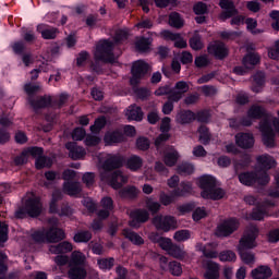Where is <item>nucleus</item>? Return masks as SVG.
I'll list each match as a JSON object with an SVG mask.
<instances>
[{"instance_id": "1", "label": "nucleus", "mask_w": 279, "mask_h": 279, "mask_svg": "<svg viewBox=\"0 0 279 279\" xmlns=\"http://www.w3.org/2000/svg\"><path fill=\"white\" fill-rule=\"evenodd\" d=\"M123 167V157L121 155H108L102 163V170H100V179L102 182H108L111 189L119 190L123 184H128V175L123 174L121 170L111 172L114 169Z\"/></svg>"}, {"instance_id": "2", "label": "nucleus", "mask_w": 279, "mask_h": 279, "mask_svg": "<svg viewBox=\"0 0 279 279\" xmlns=\"http://www.w3.org/2000/svg\"><path fill=\"white\" fill-rule=\"evenodd\" d=\"M258 232L259 231L256 226H251L246 229L243 236L240 239L238 252L245 265H254V253L248 252L247 250H254V247H256V239H258Z\"/></svg>"}, {"instance_id": "3", "label": "nucleus", "mask_w": 279, "mask_h": 279, "mask_svg": "<svg viewBox=\"0 0 279 279\" xmlns=\"http://www.w3.org/2000/svg\"><path fill=\"white\" fill-rule=\"evenodd\" d=\"M112 49H114V43L110 40H102L97 45L94 53L96 63L92 65L93 71L101 73V68L97 65L99 62H105L106 64H113V62H117V58H114Z\"/></svg>"}, {"instance_id": "4", "label": "nucleus", "mask_w": 279, "mask_h": 279, "mask_svg": "<svg viewBox=\"0 0 279 279\" xmlns=\"http://www.w3.org/2000/svg\"><path fill=\"white\" fill-rule=\"evenodd\" d=\"M279 130L278 120L274 116H266L259 123V131L262 132V141L265 147L274 149L276 147V133Z\"/></svg>"}, {"instance_id": "5", "label": "nucleus", "mask_w": 279, "mask_h": 279, "mask_svg": "<svg viewBox=\"0 0 279 279\" xmlns=\"http://www.w3.org/2000/svg\"><path fill=\"white\" fill-rule=\"evenodd\" d=\"M199 187L203 190L201 196L204 199H222L226 192L221 187H217V181L210 175H204L198 181Z\"/></svg>"}, {"instance_id": "6", "label": "nucleus", "mask_w": 279, "mask_h": 279, "mask_svg": "<svg viewBox=\"0 0 279 279\" xmlns=\"http://www.w3.org/2000/svg\"><path fill=\"white\" fill-rule=\"evenodd\" d=\"M43 213V204L38 198H29L25 205L15 211L16 219H25V217H38Z\"/></svg>"}, {"instance_id": "7", "label": "nucleus", "mask_w": 279, "mask_h": 279, "mask_svg": "<svg viewBox=\"0 0 279 279\" xmlns=\"http://www.w3.org/2000/svg\"><path fill=\"white\" fill-rule=\"evenodd\" d=\"M239 180L241 184L244 186H252L253 184H259L260 186H265L269 184V174L266 171H257V172H244L239 175Z\"/></svg>"}, {"instance_id": "8", "label": "nucleus", "mask_w": 279, "mask_h": 279, "mask_svg": "<svg viewBox=\"0 0 279 279\" xmlns=\"http://www.w3.org/2000/svg\"><path fill=\"white\" fill-rule=\"evenodd\" d=\"M151 222L156 230H161L162 232H169L178 228V222L172 216L157 215L153 218Z\"/></svg>"}, {"instance_id": "9", "label": "nucleus", "mask_w": 279, "mask_h": 279, "mask_svg": "<svg viewBox=\"0 0 279 279\" xmlns=\"http://www.w3.org/2000/svg\"><path fill=\"white\" fill-rule=\"evenodd\" d=\"M148 71H149V65L147 64V62L143 60H138L134 62L131 70L132 72V77L130 80L131 85L136 86V84H140L141 80H143L145 75H147Z\"/></svg>"}, {"instance_id": "10", "label": "nucleus", "mask_w": 279, "mask_h": 279, "mask_svg": "<svg viewBox=\"0 0 279 279\" xmlns=\"http://www.w3.org/2000/svg\"><path fill=\"white\" fill-rule=\"evenodd\" d=\"M239 226H241V223L238 219L230 218L218 225L215 234L216 236H230V234L239 230Z\"/></svg>"}, {"instance_id": "11", "label": "nucleus", "mask_w": 279, "mask_h": 279, "mask_svg": "<svg viewBox=\"0 0 279 279\" xmlns=\"http://www.w3.org/2000/svg\"><path fill=\"white\" fill-rule=\"evenodd\" d=\"M219 7L223 10L219 15L220 21H228V19H232V16L239 14V9L232 0H220Z\"/></svg>"}, {"instance_id": "12", "label": "nucleus", "mask_w": 279, "mask_h": 279, "mask_svg": "<svg viewBox=\"0 0 279 279\" xmlns=\"http://www.w3.org/2000/svg\"><path fill=\"white\" fill-rule=\"evenodd\" d=\"M146 221H149V211L146 209L131 211V220L129 221L131 228L138 229L141 228V223H146Z\"/></svg>"}, {"instance_id": "13", "label": "nucleus", "mask_w": 279, "mask_h": 279, "mask_svg": "<svg viewBox=\"0 0 279 279\" xmlns=\"http://www.w3.org/2000/svg\"><path fill=\"white\" fill-rule=\"evenodd\" d=\"M189 83L184 81H179L175 83L174 88L172 89L171 94L168 96L170 101H180L182 97H184L185 93H189Z\"/></svg>"}, {"instance_id": "14", "label": "nucleus", "mask_w": 279, "mask_h": 279, "mask_svg": "<svg viewBox=\"0 0 279 279\" xmlns=\"http://www.w3.org/2000/svg\"><path fill=\"white\" fill-rule=\"evenodd\" d=\"M100 206L102 209H100L97 214L99 219H108L110 217V213L114 210V201H112V197L106 196L101 198Z\"/></svg>"}, {"instance_id": "15", "label": "nucleus", "mask_w": 279, "mask_h": 279, "mask_svg": "<svg viewBox=\"0 0 279 279\" xmlns=\"http://www.w3.org/2000/svg\"><path fill=\"white\" fill-rule=\"evenodd\" d=\"M235 143L242 149H252L254 147V135L252 133H238Z\"/></svg>"}, {"instance_id": "16", "label": "nucleus", "mask_w": 279, "mask_h": 279, "mask_svg": "<svg viewBox=\"0 0 279 279\" xmlns=\"http://www.w3.org/2000/svg\"><path fill=\"white\" fill-rule=\"evenodd\" d=\"M207 49L208 53L215 56V58H218V60H223V58L228 56V48H226V45L221 41L210 44Z\"/></svg>"}, {"instance_id": "17", "label": "nucleus", "mask_w": 279, "mask_h": 279, "mask_svg": "<svg viewBox=\"0 0 279 279\" xmlns=\"http://www.w3.org/2000/svg\"><path fill=\"white\" fill-rule=\"evenodd\" d=\"M65 148L70 151L69 156L72 160H82V158L86 156V149L82 146H77L75 142L66 143Z\"/></svg>"}, {"instance_id": "18", "label": "nucleus", "mask_w": 279, "mask_h": 279, "mask_svg": "<svg viewBox=\"0 0 279 279\" xmlns=\"http://www.w3.org/2000/svg\"><path fill=\"white\" fill-rule=\"evenodd\" d=\"M65 234L62 229L58 228H50L46 230V243H59V241L64 240Z\"/></svg>"}, {"instance_id": "19", "label": "nucleus", "mask_w": 279, "mask_h": 279, "mask_svg": "<svg viewBox=\"0 0 279 279\" xmlns=\"http://www.w3.org/2000/svg\"><path fill=\"white\" fill-rule=\"evenodd\" d=\"M37 32L41 34V38H44V40H54L58 36V28L49 27L45 24H39L37 26Z\"/></svg>"}, {"instance_id": "20", "label": "nucleus", "mask_w": 279, "mask_h": 279, "mask_svg": "<svg viewBox=\"0 0 279 279\" xmlns=\"http://www.w3.org/2000/svg\"><path fill=\"white\" fill-rule=\"evenodd\" d=\"M69 267H86V255L80 251L72 252Z\"/></svg>"}, {"instance_id": "21", "label": "nucleus", "mask_w": 279, "mask_h": 279, "mask_svg": "<svg viewBox=\"0 0 279 279\" xmlns=\"http://www.w3.org/2000/svg\"><path fill=\"white\" fill-rule=\"evenodd\" d=\"M32 108L35 110V112H38V110L43 108H47L48 106H51V97L50 96H43L39 98H29L28 99Z\"/></svg>"}, {"instance_id": "22", "label": "nucleus", "mask_w": 279, "mask_h": 279, "mask_svg": "<svg viewBox=\"0 0 279 279\" xmlns=\"http://www.w3.org/2000/svg\"><path fill=\"white\" fill-rule=\"evenodd\" d=\"M68 278L70 279H86L88 272L86 266H69Z\"/></svg>"}, {"instance_id": "23", "label": "nucleus", "mask_w": 279, "mask_h": 279, "mask_svg": "<svg viewBox=\"0 0 279 279\" xmlns=\"http://www.w3.org/2000/svg\"><path fill=\"white\" fill-rule=\"evenodd\" d=\"M69 252H73V244L66 241H63L59 244L51 245L49 247L50 254H69Z\"/></svg>"}, {"instance_id": "24", "label": "nucleus", "mask_w": 279, "mask_h": 279, "mask_svg": "<svg viewBox=\"0 0 279 279\" xmlns=\"http://www.w3.org/2000/svg\"><path fill=\"white\" fill-rule=\"evenodd\" d=\"M219 269L220 266L219 264L209 260L206 264V270L204 272V278L205 279H219Z\"/></svg>"}, {"instance_id": "25", "label": "nucleus", "mask_w": 279, "mask_h": 279, "mask_svg": "<svg viewBox=\"0 0 279 279\" xmlns=\"http://www.w3.org/2000/svg\"><path fill=\"white\" fill-rule=\"evenodd\" d=\"M63 193L70 196L80 195L82 193V183L65 181L63 183Z\"/></svg>"}, {"instance_id": "26", "label": "nucleus", "mask_w": 279, "mask_h": 279, "mask_svg": "<svg viewBox=\"0 0 279 279\" xmlns=\"http://www.w3.org/2000/svg\"><path fill=\"white\" fill-rule=\"evenodd\" d=\"M124 141L125 136L119 131L108 132L105 135V143L107 145H114L116 143H123Z\"/></svg>"}, {"instance_id": "27", "label": "nucleus", "mask_w": 279, "mask_h": 279, "mask_svg": "<svg viewBox=\"0 0 279 279\" xmlns=\"http://www.w3.org/2000/svg\"><path fill=\"white\" fill-rule=\"evenodd\" d=\"M272 275L274 272L271 271V268H269L268 266H259L252 270V277L254 279H267L271 278Z\"/></svg>"}, {"instance_id": "28", "label": "nucleus", "mask_w": 279, "mask_h": 279, "mask_svg": "<svg viewBox=\"0 0 279 279\" xmlns=\"http://www.w3.org/2000/svg\"><path fill=\"white\" fill-rule=\"evenodd\" d=\"M180 158V153L174 148H170L163 156V162L167 167H175L178 165V159Z\"/></svg>"}, {"instance_id": "29", "label": "nucleus", "mask_w": 279, "mask_h": 279, "mask_svg": "<svg viewBox=\"0 0 279 279\" xmlns=\"http://www.w3.org/2000/svg\"><path fill=\"white\" fill-rule=\"evenodd\" d=\"M123 236L131 241L133 245H143L145 243V240H143V236L138 235V233L132 231L131 229H124L122 231Z\"/></svg>"}, {"instance_id": "30", "label": "nucleus", "mask_w": 279, "mask_h": 279, "mask_svg": "<svg viewBox=\"0 0 279 279\" xmlns=\"http://www.w3.org/2000/svg\"><path fill=\"white\" fill-rule=\"evenodd\" d=\"M257 162L260 165L262 169L266 170L274 169V167H276V159L267 154L257 157Z\"/></svg>"}, {"instance_id": "31", "label": "nucleus", "mask_w": 279, "mask_h": 279, "mask_svg": "<svg viewBox=\"0 0 279 279\" xmlns=\"http://www.w3.org/2000/svg\"><path fill=\"white\" fill-rule=\"evenodd\" d=\"M242 62L245 69H254L260 62V56L256 52L248 53L243 58Z\"/></svg>"}, {"instance_id": "32", "label": "nucleus", "mask_w": 279, "mask_h": 279, "mask_svg": "<svg viewBox=\"0 0 279 279\" xmlns=\"http://www.w3.org/2000/svg\"><path fill=\"white\" fill-rule=\"evenodd\" d=\"M193 121H195V114L191 110L181 111L177 114V122L181 123V125L193 123Z\"/></svg>"}, {"instance_id": "33", "label": "nucleus", "mask_w": 279, "mask_h": 279, "mask_svg": "<svg viewBox=\"0 0 279 279\" xmlns=\"http://www.w3.org/2000/svg\"><path fill=\"white\" fill-rule=\"evenodd\" d=\"M126 117L131 121H143V110L141 107H136L135 105L130 106L126 111Z\"/></svg>"}, {"instance_id": "34", "label": "nucleus", "mask_w": 279, "mask_h": 279, "mask_svg": "<svg viewBox=\"0 0 279 279\" xmlns=\"http://www.w3.org/2000/svg\"><path fill=\"white\" fill-rule=\"evenodd\" d=\"M247 117L250 119H263V117H267V111L262 106L253 105L247 111Z\"/></svg>"}, {"instance_id": "35", "label": "nucleus", "mask_w": 279, "mask_h": 279, "mask_svg": "<svg viewBox=\"0 0 279 279\" xmlns=\"http://www.w3.org/2000/svg\"><path fill=\"white\" fill-rule=\"evenodd\" d=\"M263 84H265V73L257 72L253 76V86H252L253 93H260L263 88Z\"/></svg>"}, {"instance_id": "36", "label": "nucleus", "mask_w": 279, "mask_h": 279, "mask_svg": "<svg viewBox=\"0 0 279 279\" xmlns=\"http://www.w3.org/2000/svg\"><path fill=\"white\" fill-rule=\"evenodd\" d=\"M138 189L136 186H126L119 191L120 197H123L124 199H134V197L138 196Z\"/></svg>"}, {"instance_id": "37", "label": "nucleus", "mask_w": 279, "mask_h": 279, "mask_svg": "<svg viewBox=\"0 0 279 279\" xmlns=\"http://www.w3.org/2000/svg\"><path fill=\"white\" fill-rule=\"evenodd\" d=\"M126 167L131 171H138L143 167V158L133 155L126 160Z\"/></svg>"}, {"instance_id": "38", "label": "nucleus", "mask_w": 279, "mask_h": 279, "mask_svg": "<svg viewBox=\"0 0 279 279\" xmlns=\"http://www.w3.org/2000/svg\"><path fill=\"white\" fill-rule=\"evenodd\" d=\"M168 254L169 256H172V258H177L179 260L186 257V252H184V248L178 244H172L168 251Z\"/></svg>"}, {"instance_id": "39", "label": "nucleus", "mask_w": 279, "mask_h": 279, "mask_svg": "<svg viewBox=\"0 0 279 279\" xmlns=\"http://www.w3.org/2000/svg\"><path fill=\"white\" fill-rule=\"evenodd\" d=\"M191 191H193V186L191 185V183L182 182L180 184V187L175 189L172 192V195H174V197H183V195H187V193H191Z\"/></svg>"}, {"instance_id": "40", "label": "nucleus", "mask_w": 279, "mask_h": 279, "mask_svg": "<svg viewBox=\"0 0 279 279\" xmlns=\"http://www.w3.org/2000/svg\"><path fill=\"white\" fill-rule=\"evenodd\" d=\"M218 258L221 263H234L236 260V253L230 250L222 251L218 254Z\"/></svg>"}, {"instance_id": "41", "label": "nucleus", "mask_w": 279, "mask_h": 279, "mask_svg": "<svg viewBox=\"0 0 279 279\" xmlns=\"http://www.w3.org/2000/svg\"><path fill=\"white\" fill-rule=\"evenodd\" d=\"M190 47L194 51L204 49V43L202 41V36L199 34L195 33L193 37L190 38Z\"/></svg>"}, {"instance_id": "42", "label": "nucleus", "mask_w": 279, "mask_h": 279, "mask_svg": "<svg viewBox=\"0 0 279 279\" xmlns=\"http://www.w3.org/2000/svg\"><path fill=\"white\" fill-rule=\"evenodd\" d=\"M169 25H171V27L180 29V27L184 26V21H182V17H180L179 13L174 12L169 15Z\"/></svg>"}, {"instance_id": "43", "label": "nucleus", "mask_w": 279, "mask_h": 279, "mask_svg": "<svg viewBox=\"0 0 279 279\" xmlns=\"http://www.w3.org/2000/svg\"><path fill=\"white\" fill-rule=\"evenodd\" d=\"M149 45H151V38L141 37L135 43L137 51H148Z\"/></svg>"}, {"instance_id": "44", "label": "nucleus", "mask_w": 279, "mask_h": 279, "mask_svg": "<svg viewBox=\"0 0 279 279\" xmlns=\"http://www.w3.org/2000/svg\"><path fill=\"white\" fill-rule=\"evenodd\" d=\"M93 239V234L89 231H80L74 235L75 243H88Z\"/></svg>"}, {"instance_id": "45", "label": "nucleus", "mask_w": 279, "mask_h": 279, "mask_svg": "<svg viewBox=\"0 0 279 279\" xmlns=\"http://www.w3.org/2000/svg\"><path fill=\"white\" fill-rule=\"evenodd\" d=\"M177 171L180 175H191L195 171V167L191 163H181L178 166Z\"/></svg>"}, {"instance_id": "46", "label": "nucleus", "mask_w": 279, "mask_h": 279, "mask_svg": "<svg viewBox=\"0 0 279 279\" xmlns=\"http://www.w3.org/2000/svg\"><path fill=\"white\" fill-rule=\"evenodd\" d=\"M199 141L203 145H208L210 143V133H208V128L205 125L199 126L198 129Z\"/></svg>"}, {"instance_id": "47", "label": "nucleus", "mask_w": 279, "mask_h": 279, "mask_svg": "<svg viewBox=\"0 0 279 279\" xmlns=\"http://www.w3.org/2000/svg\"><path fill=\"white\" fill-rule=\"evenodd\" d=\"M174 241L182 243L184 241H189L191 239V231L189 230H179L173 235Z\"/></svg>"}, {"instance_id": "48", "label": "nucleus", "mask_w": 279, "mask_h": 279, "mask_svg": "<svg viewBox=\"0 0 279 279\" xmlns=\"http://www.w3.org/2000/svg\"><path fill=\"white\" fill-rule=\"evenodd\" d=\"M35 165H36V169H45V167H51L53 162L51 161V158L41 156L36 159Z\"/></svg>"}, {"instance_id": "49", "label": "nucleus", "mask_w": 279, "mask_h": 279, "mask_svg": "<svg viewBox=\"0 0 279 279\" xmlns=\"http://www.w3.org/2000/svg\"><path fill=\"white\" fill-rule=\"evenodd\" d=\"M160 203L154 201L153 198L146 199V208L151 213V215H156L160 210Z\"/></svg>"}, {"instance_id": "50", "label": "nucleus", "mask_w": 279, "mask_h": 279, "mask_svg": "<svg viewBox=\"0 0 279 279\" xmlns=\"http://www.w3.org/2000/svg\"><path fill=\"white\" fill-rule=\"evenodd\" d=\"M104 128H106V117H100L96 119L94 125L90 126V132L97 134V132L104 130Z\"/></svg>"}, {"instance_id": "51", "label": "nucleus", "mask_w": 279, "mask_h": 279, "mask_svg": "<svg viewBox=\"0 0 279 279\" xmlns=\"http://www.w3.org/2000/svg\"><path fill=\"white\" fill-rule=\"evenodd\" d=\"M265 215H267V211L265 209H260V207H257L253 209L251 219H254V221H263V219H265Z\"/></svg>"}, {"instance_id": "52", "label": "nucleus", "mask_w": 279, "mask_h": 279, "mask_svg": "<svg viewBox=\"0 0 279 279\" xmlns=\"http://www.w3.org/2000/svg\"><path fill=\"white\" fill-rule=\"evenodd\" d=\"M169 271L172 276H182V265L178 262H170Z\"/></svg>"}, {"instance_id": "53", "label": "nucleus", "mask_w": 279, "mask_h": 279, "mask_svg": "<svg viewBox=\"0 0 279 279\" xmlns=\"http://www.w3.org/2000/svg\"><path fill=\"white\" fill-rule=\"evenodd\" d=\"M98 266L100 269H112L114 267V258L98 259Z\"/></svg>"}, {"instance_id": "54", "label": "nucleus", "mask_w": 279, "mask_h": 279, "mask_svg": "<svg viewBox=\"0 0 279 279\" xmlns=\"http://www.w3.org/2000/svg\"><path fill=\"white\" fill-rule=\"evenodd\" d=\"M26 153V156L29 158L32 156L33 158H41L43 157V148L41 147H31L24 150Z\"/></svg>"}, {"instance_id": "55", "label": "nucleus", "mask_w": 279, "mask_h": 279, "mask_svg": "<svg viewBox=\"0 0 279 279\" xmlns=\"http://www.w3.org/2000/svg\"><path fill=\"white\" fill-rule=\"evenodd\" d=\"M36 243H47V230L36 231L32 234Z\"/></svg>"}, {"instance_id": "56", "label": "nucleus", "mask_w": 279, "mask_h": 279, "mask_svg": "<svg viewBox=\"0 0 279 279\" xmlns=\"http://www.w3.org/2000/svg\"><path fill=\"white\" fill-rule=\"evenodd\" d=\"M268 57L271 60H278L279 58V40L275 41L272 47L268 48Z\"/></svg>"}, {"instance_id": "57", "label": "nucleus", "mask_w": 279, "mask_h": 279, "mask_svg": "<svg viewBox=\"0 0 279 279\" xmlns=\"http://www.w3.org/2000/svg\"><path fill=\"white\" fill-rule=\"evenodd\" d=\"M245 24H246L247 29H250V32H252V34H260V29H256V26L258 25L256 20L248 17L245 20Z\"/></svg>"}, {"instance_id": "58", "label": "nucleus", "mask_w": 279, "mask_h": 279, "mask_svg": "<svg viewBox=\"0 0 279 279\" xmlns=\"http://www.w3.org/2000/svg\"><path fill=\"white\" fill-rule=\"evenodd\" d=\"M84 136H86V130L84 128H76L72 132L73 141H83Z\"/></svg>"}, {"instance_id": "59", "label": "nucleus", "mask_w": 279, "mask_h": 279, "mask_svg": "<svg viewBox=\"0 0 279 279\" xmlns=\"http://www.w3.org/2000/svg\"><path fill=\"white\" fill-rule=\"evenodd\" d=\"M24 90L26 95H34V93H38V90H40V85L27 83L24 85Z\"/></svg>"}, {"instance_id": "60", "label": "nucleus", "mask_w": 279, "mask_h": 279, "mask_svg": "<svg viewBox=\"0 0 279 279\" xmlns=\"http://www.w3.org/2000/svg\"><path fill=\"white\" fill-rule=\"evenodd\" d=\"M161 38L165 40H178L180 38V34L178 33H172L170 31H162L160 33Z\"/></svg>"}, {"instance_id": "61", "label": "nucleus", "mask_w": 279, "mask_h": 279, "mask_svg": "<svg viewBox=\"0 0 279 279\" xmlns=\"http://www.w3.org/2000/svg\"><path fill=\"white\" fill-rule=\"evenodd\" d=\"M195 64L198 69H202L204 66H208L210 64V60L207 56H201L195 58Z\"/></svg>"}, {"instance_id": "62", "label": "nucleus", "mask_w": 279, "mask_h": 279, "mask_svg": "<svg viewBox=\"0 0 279 279\" xmlns=\"http://www.w3.org/2000/svg\"><path fill=\"white\" fill-rule=\"evenodd\" d=\"M159 247H161V250H165V252H169V250L172 247L173 242H171V239L169 238H161V240L158 243Z\"/></svg>"}, {"instance_id": "63", "label": "nucleus", "mask_w": 279, "mask_h": 279, "mask_svg": "<svg viewBox=\"0 0 279 279\" xmlns=\"http://www.w3.org/2000/svg\"><path fill=\"white\" fill-rule=\"evenodd\" d=\"M268 241H269V243H278V241H279V228L269 231Z\"/></svg>"}, {"instance_id": "64", "label": "nucleus", "mask_w": 279, "mask_h": 279, "mask_svg": "<svg viewBox=\"0 0 279 279\" xmlns=\"http://www.w3.org/2000/svg\"><path fill=\"white\" fill-rule=\"evenodd\" d=\"M270 17L275 21L272 23V29H277V32H279V11H272L270 13Z\"/></svg>"}]
</instances>
